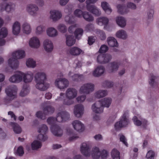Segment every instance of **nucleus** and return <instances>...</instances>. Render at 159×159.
Instances as JSON below:
<instances>
[{
	"instance_id": "7ed1b4c3",
	"label": "nucleus",
	"mask_w": 159,
	"mask_h": 159,
	"mask_svg": "<svg viewBox=\"0 0 159 159\" xmlns=\"http://www.w3.org/2000/svg\"><path fill=\"white\" fill-rule=\"evenodd\" d=\"M128 113L129 111L127 110L124 111L120 121L115 124V128L116 130H120L121 128L126 126L129 123Z\"/></svg>"
},
{
	"instance_id": "13d9d810",
	"label": "nucleus",
	"mask_w": 159,
	"mask_h": 159,
	"mask_svg": "<svg viewBox=\"0 0 159 159\" xmlns=\"http://www.w3.org/2000/svg\"><path fill=\"white\" fill-rule=\"evenodd\" d=\"M8 34L7 29L5 28H2L0 30V38H3L6 37Z\"/></svg>"
},
{
	"instance_id": "864d4df0",
	"label": "nucleus",
	"mask_w": 159,
	"mask_h": 159,
	"mask_svg": "<svg viewBox=\"0 0 159 159\" xmlns=\"http://www.w3.org/2000/svg\"><path fill=\"white\" fill-rule=\"evenodd\" d=\"M83 30L81 28H78L75 30L74 32L75 35L77 39H80L83 34Z\"/></svg>"
},
{
	"instance_id": "5701e85b",
	"label": "nucleus",
	"mask_w": 159,
	"mask_h": 159,
	"mask_svg": "<svg viewBox=\"0 0 159 159\" xmlns=\"http://www.w3.org/2000/svg\"><path fill=\"white\" fill-rule=\"evenodd\" d=\"M134 124L138 126L142 125L144 127L148 124V122L145 119H141L140 120L136 116H134L132 118Z\"/></svg>"
},
{
	"instance_id": "c85d7f7f",
	"label": "nucleus",
	"mask_w": 159,
	"mask_h": 159,
	"mask_svg": "<svg viewBox=\"0 0 159 159\" xmlns=\"http://www.w3.org/2000/svg\"><path fill=\"white\" fill-rule=\"evenodd\" d=\"M117 12L121 15H124L128 13L129 11L124 4H118L116 6Z\"/></svg>"
},
{
	"instance_id": "09e8293b",
	"label": "nucleus",
	"mask_w": 159,
	"mask_h": 159,
	"mask_svg": "<svg viewBox=\"0 0 159 159\" xmlns=\"http://www.w3.org/2000/svg\"><path fill=\"white\" fill-rule=\"evenodd\" d=\"M54 108L51 106H48L43 108L45 114L47 115L53 113L54 111Z\"/></svg>"
},
{
	"instance_id": "a18cd8bd",
	"label": "nucleus",
	"mask_w": 159,
	"mask_h": 159,
	"mask_svg": "<svg viewBox=\"0 0 159 159\" xmlns=\"http://www.w3.org/2000/svg\"><path fill=\"white\" fill-rule=\"evenodd\" d=\"M31 146L32 150H37L41 148L42 143L40 142L35 140L31 143Z\"/></svg>"
},
{
	"instance_id": "e2e57ef3",
	"label": "nucleus",
	"mask_w": 159,
	"mask_h": 159,
	"mask_svg": "<svg viewBox=\"0 0 159 159\" xmlns=\"http://www.w3.org/2000/svg\"><path fill=\"white\" fill-rule=\"evenodd\" d=\"M65 20L66 22L69 24H72L74 22L73 17L70 14L66 16Z\"/></svg>"
},
{
	"instance_id": "49530a36",
	"label": "nucleus",
	"mask_w": 159,
	"mask_h": 159,
	"mask_svg": "<svg viewBox=\"0 0 159 159\" xmlns=\"http://www.w3.org/2000/svg\"><path fill=\"white\" fill-rule=\"evenodd\" d=\"M102 103V106L107 107H109L112 102L111 99L109 98H106L100 100Z\"/></svg>"
},
{
	"instance_id": "1a4fd4ad",
	"label": "nucleus",
	"mask_w": 159,
	"mask_h": 159,
	"mask_svg": "<svg viewBox=\"0 0 159 159\" xmlns=\"http://www.w3.org/2000/svg\"><path fill=\"white\" fill-rule=\"evenodd\" d=\"M61 11L57 9L51 10L49 12V18L52 21L56 22L60 20L62 17Z\"/></svg>"
},
{
	"instance_id": "603ef678",
	"label": "nucleus",
	"mask_w": 159,
	"mask_h": 159,
	"mask_svg": "<svg viewBox=\"0 0 159 159\" xmlns=\"http://www.w3.org/2000/svg\"><path fill=\"white\" fill-rule=\"evenodd\" d=\"M57 28L60 32L63 33H65L67 30V28L65 25L62 23L58 24Z\"/></svg>"
},
{
	"instance_id": "b1692460",
	"label": "nucleus",
	"mask_w": 159,
	"mask_h": 159,
	"mask_svg": "<svg viewBox=\"0 0 159 159\" xmlns=\"http://www.w3.org/2000/svg\"><path fill=\"white\" fill-rule=\"evenodd\" d=\"M51 131L52 134L56 136L60 137L63 134V130L58 125L52 126L51 127Z\"/></svg>"
},
{
	"instance_id": "f704fd0d",
	"label": "nucleus",
	"mask_w": 159,
	"mask_h": 159,
	"mask_svg": "<svg viewBox=\"0 0 159 159\" xmlns=\"http://www.w3.org/2000/svg\"><path fill=\"white\" fill-rule=\"evenodd\" d=\"M108 94L107 90L100 89L96 91L94 94V96L96 98H104Z\"/></svg>"
},
{
	"instance_id": "3c124183",
	"label": "nucleus",
	"mask_w": 159,
	"mask_h": 159,
	"mask_svg": "<svg viewBox=\"0 0 159 159\" xmlns=\"http://www.w3.org/2000/svg\"><path fill=\"white\" fill-rule=\"evenodd\" d=\"M111 156L113 159H120V153L116 149H114L111 152Z\"/></svg>"
},
{
	"instance_id": "2f4dec72",
	"label": "nucleus",
	"mask_w": 159,
	"mask_h": 159,
	"mask_svg": "<svg viewBox=\"0 0 159 159\" xmlns=\"http://www.w3.org/2000/svg\"><path fill=\"white\" fill-rule=\"evenodd\" d=\"M21 27L22 31L24 33L29 34L31 33L32 28L30 23L25 22L22 25Z\"/></svg>"
},
{
	"instance_id": "79ce46f5",
	"label": "nucleus",
	"mask_w": 159,
	"mask_h": 159,
	"mask_svg": "<svg viewBox=\"0 0 159 159\" xmlns=\"http://www.w3.org/2000/svg\"><path fill=\"white\" fill-rule=\"evenodd\" d=\"M157 77L153 73H151L149 79V83L150 85L152 87H154L157 85V84L155 81Z\"/></svg>"
},
{
	"instance_id": "4468645a",
	"label": "nucleus",
	"mask_w": 159,
	"mask_h": 159,
	"mask_svg": "<svg viewBox=\"0 0 159 159\" xmlns=\"http://www.w3.org/2000/svg\"><path fill=\"white\" fill-rule=\"evenodd\" d=\"M12 83H18L23 80L22 72L19 71L11 76L9 80Z\"/></svg>"
},
{
	"instance_id": "a211bd4d",
	"label": "nucleus",
	"mask_w": 159,
	"mask_h": 159,
	"mask_svg": "<svg viewBox=\"0 0 159 159\" xmlns=\"http://www.w3.org/2000/svg\"><path fill=\"white\" fill-rule=\"evenodd\" d=\"M22 79L26 83L31 82L33 79L34 73L31 71H28L25 73L22 72Z\"/></svg>"
},
{
	"instance_id": "e433bc0d",
	"label": "nucleus",
	"mask_w": 159,
	"mask_h": 159,
	"mask_svg": "<svg viewBox=\"0 0 159 159\" xmlns=\"http://www.w3.org/2000/svg\"><path fill=\"white\" fill-rule=\"evenodd\" d=\"M101 6L105 13L107 14H110L112 11V9L107 2L105 1L102 2H101Z\"/></svg>"
},
{
	"instance_id": "4c0bfd02",
	"label": "nucleus",
	"mask_w": 159,
	"mask_h": 159,
	"mask_svg": "<svg viewBox=\"0 0 159 159\" xmlns=\"http://www.w3.org/2000/svg\"><path fill=\"white\" fill-rule=\"evenodd\" d=\"M75 40L73 35H69L66 36V43L67 46H71L75 44Z\"/></svg>"
},
{
	"instance_id": "9b49d317",
	"label": "nucleus",
	"mask_w": 159,
	"mask_h": 159,
	"mask_svg": "<svg viewBox=\"0 0 159 159\" xmlns=\"http://www.w3.org/2000/svg\"><path fill=\"white\" fill-rule=\"evenodd\" d=\"M84 107L81 104H77L75 105L73 109V113L75 116L77 118H80L84 113Z\"/></svg>"
},
{
	"instance_id": "c03bdc74",
	"label": "nucleus",
	"mask_w": 159,
	"mask_h": 159,
	"mask_svg": "<svg viewBox=\"0 0 159 159\" xmlns=\"http://www.w3.org/2000/svg\"><path fill=\"white\" fill-rule=\"evenodd\" d=\"M10 124L13 127V130L15 133L19 134L21 132V128L17 124L11 122Z\"/></svg>"
},
{
	"instance_id": "c756f323",
	"label": "nucleus",
	"mask_w": 159,
	"mask_h": 159,
	"mask_svg": "<svg viewBox=\"0 0 159 159\" xmlns=\"http://www.w3.org/2000/svg\"><path fill=\"white\" fill-rule=\"evenodd\" d=\"M91 154L93 159H99L101 156V152L98 148L95 147L92 149Z\"/></svg>"
},
{
	"instance_id": "a878e982",
	"label": "nucleus",
	"mask_w": 159,
	"mask_h": 159,
	"mask_svg": "<svg viewBox=\"0 0 159 159\" xmlns=\"http://www.w3.org/2000/svg\"><path fill=\"white\" fill-rule=\"evenodd\" d=\"M36 82L35 87L36 88L41 91H44L46 90L50 86L49 84L46 83L45 81L37 82Z\"/></svg>"
},
{
	"instance_id": "f03ea898",
	"label": "nucleus",
	"mask_w": 159,
	"mask_h": 159,
	"mask_svg": "<svg viewBox=\"0 0 159 159\" xmlns=\"http://www.w3.org/2000/svg\"><path fill=\"white\" fill-rule=\"evenodd\" d=\"M70 115L67 111H62L58 112L56 118L53 117H50L47 119V122L50 125L54 124L56 121L59 122H65L70 118Z\"/></svg>"
},
{
	"instance_id": "c9c22d12",
	"label": "nucleus",
	"mask_w": 159,
	"mask_h": 159,
	"mask_svg": "<svg viewBox=\"0 0 159 159\" xmlns=\"http://www.w3.org/2000/svg\"><path fill=\"white\" fill-rule=\"evenodd\" d=\"M116 36L120 39L125 40L128 38V34L125 30H120L118 31L116 34Z\"/></svg>"
},
{
	"instance_id": "473e14b6",
	"label": "nucleus",
	"mask_w": 159,
	"mask_h": 159,
	"mask_svg": "<svg viewBox=\"0 0 159 159\" xmlns=\"http://www.w3.org/2000/svg\"><path fill=\"white\" fill-rule=\"evenodd\" d=\"M46 33L48 36L50 37H55L58 35L57 30L53 27H49L46 30Z\"/></svg>"
},
{
	"instance_id": "aec40b11",
	"label": "nucleus",
	"mask_w": 159,
	"mask_h": 159,
	"mask_svg": "<svg viewBox=\"0 0 159 159\" xmlns=\"http://www.w3.org/2000/svg\"><path fill=\"white\" fill-rule=\"evenodd\" d=\"M8 65L13 69H16L19 66V62L15 57H11V55L10 56V58L7 61Z\"/></svg>"
},
{
	"instance_id": "6e6d98bb",
	"label": "nucleus",
	"mask_w": 159,
	"mask_h": 159,
	"mask_svg": "<svg viewBox=\"0 0 159 159\" xmlns=\"http://www.w3.org/2000/svg\"><path fill=\"white\" fill-rule=\"evenodd\" d=\"M48 130V128L46 125H40L38 129V132L39 133L46 134Z\"/></svg>"
},
{
	"instance_id": "72a5a7b5",
	"label": "nucleus",
	"mask_w": 159,
	"mask_h": 159,
	"mask_svg": "<svg viewBox=\"0 0 159 159\" xmlns=\"http://www.w3.org/2000/svg\"><path fill=\"white\" fill-rule=\"evenodd\" d=\"M13 57L16 59L22 58L25 57V52L23 50H18L13 52L11 54Z\"/></svg>"
},
{
	"instance_id": "412c9836",
	"label": "nucleus",
	"mask_w": 159,
	"mask_h": 159,
	"mask_svg": "<svg viewBox=\"0 0 159 159\" xmlns=\"http://www.w3.org/2000/svg\"><path fill=\"white\" fill-rule=\"evenodd\" d=\"M46 74L43 71L37 72L34 75V79L36 82L45 81L47 80Z\"/></svg>"
},
{
	"instance_id": "8fccbe9b",
	"label": "nucleus",
	"mask_w": 159,
	"mask_h": 159,
	"mask_svg": "<svg viewBox=\"0 0 159 159\" xmlns=\"http://www.w3.org/2000/svg\"><path fill=\"white\" fill-rule=\"evenodd\" d=\"M30 92L29 89L27 85H25L23 86L22 89L21 91L20 95L22 97H24L28 94Z\"/></svg>"
},
{
	"instance_id": "9d476101",
	"label": "nucleus",
	"mask_w": 159,
	"mask_h": 159,
	"mask_svg": "<svg viewBox=\"0 0 159 159\" xmlns=\"http://www.w3.org/2000/svg\"><path fill=\"white\" fill-rule=\"evenodd\" d=\"M91 147V145L90 142L83 143L80 146V152L84 156L89 157L90 155Z\"/></svg>"
},
{
	"instance_id": "774afa93",
	"label": "nucleus",
	"mask_w": 159,
	"mask_h": 159,
	"mask_svg": "<svg viewBox=\"0 0 159 159\" xmlns=\"http://www.w3.org/2000/svg\"><path fill=\"white\" fill-rule=\"evenodd\" d=\"M86 98V96L84 95H80L77 97L76 98L77 101L79 103L83 102Z\"/></svg>"
},
{
	"instance_id": "7c9ffc66",
	"label": "nucleus",
	"mask_w": 159,
	"mask_h": 159,
	"mask_svg": "<svg viewBox=\"0 0 159 159\" xmlns=\"http://www.w3.org/2000/svg\"><path fill=\"white\" fill-rule=\"evenodd\" d=\"M116 21L117 25L121 28H124L126 25V20L123 16H117L116 18Z\"/></svg>"
},
{
	"instance_id": "58836bf2",
	"label": "nucleus",
	"mask_w": 159,
	"mask_h": 159,
	"mask_svg": "<svg viewBox=\"0 0 159 159\" xmlns=\"http://www.w3.org/2000/svg\"><path fill=\"white\" fill-rule=\"evenodd\" d=\"M107 43L111 47H117L118 43L116 40L113 37H110L107 38Z\"/></svg>"
},
{
	"instance_id": "0eeeda50",
	"label": "nucleus",
	"mask_w": 159,
	"mask_h": 159,
	"mask_svg": "<svg viewBox=\"0 0 159 159\" xmlns=\"http://www.w3.org/2000/svg\"><path fill=\"white\" fill-rule=\"evenodd\" d=\"M26 11L30 16H36L39 11V7L35 4L30 3L28 4L26 7Z\"/></svg>"
},
{
	"instance_id": "cd10ccee",
	"label": "nucleus",
	"mask_w": 159,
	"mask_h": 159,
	"mask_svg": "<svg viewBox=\"0 0 159 159\" xmlns=\"http://www.w3.org/2000/svg\"><path fill=\"white\" fill-rule=\"evenodd\" d=\"M29 43L30 47L36 48H38L40 46L39 39L35 37H33L30 39Z\"/></svg>"
},
{
	"instance_id": "2eb2a0df",
	"label": "nucleus",
	"mask_w": 159,
	"mask_h": 159,
	"mask_svg": "<svg viewBox=\"0 0 159 159\" xmlns=\"http://www.w3.org/2000/svg\"><path fill=\"white\" fill-rule=\"evenodd\" d=\"M91 108L94 112L98 114L102 113L103 111V107L101 101L97 102L93 104Z\"/></svg>"
},
{
	"instance_id": "20e7f679",
	"label": "nucleus",
	"mask_w": 159,
	"mask_h": 159,
	"mask_svg": "<svg viewBox=\"0 0 159 159\" xmlns=\"http://www.w3.org/2000/svg\"><path fill=\"white\" fill-rule=\"evenodd\" d=\"M94 89V85L92 83H88L82 85L79 89L80 94H88L93 92Z\"/></svg>"
},
{
	"instance_id": "393cba45",
	"label": "nucleus",
	"mask_w": 159,
	"mask_h": 159,
	"mask_svg": "<svg viewBox=\"0 0 159 159\" xmlns=\"http://www.w3.org/2000/svg\"><path fill=\"white\" fill-rule=\"evenodd\" d=\"M105 68L102 66H97L93 72V75L95 77H99L104 74Z\"/></svg>"
},
{
	"instance_id": "f257e3e1",
	"label": "nucleus",
	"mask_w": 159,
	"mask_h": 159,
	"mask_svg": "<svg viewBox=\"0 0 159 159\" xmlns=\"http://www.w3.org/2000/svg\"><path fill=\"white\" fill-rule=\"evenodd\" d=\"M78 94V91L73 88H69L66 90L65 95L66 98L63 100V104L66 105L70 106L74 103V99L76 98Z\"/></svg>"
},
{
	"instance_id": "39448f33",
	"label": "nucleus",
	"mask_w": 159,
	"mask_h": 159,
	"mask_svg": "<svg viewBox=\"0 0 159 159\" xmlns=\"http://www.w3.org/2000/svg\"><path fill=\"white\" fill-rule=\"evenodd\" d=\"M69 81L65 78H58L54 81V85L56 87L60 89H63L68 86Z\"/></svg>"
},
{
	"instance_id": "ddd939ff",
	"label": "nucleus",
	"mask_w": 159,
	"mask_h": 159,
	"mask_svg": "<svg viewBox=\"0 0 159 159\" xmlns=\"http://www.w3.org/2000/svg\"><path fill=\"white\" fill-rule=\"evenodd\" d=\"M16 8L15 5L13 3H8L0 5V11H5L8 13L14 11Z\"/></svg>"
},
{
	"instance_id": "f3484780",
	"label": "nucleus",
	"mask_w": 159,
	"mask_h": 159,
	"mask_svg": "<svg viewBox=\"0 0 159 159\" xmlns=\"http://www.w3.org/2000/svg\"><path fill=\"white\" fill-rule=\"evenodd\" d=\"M72 124L74 129L79 132H82L85 129L84 124L80 121L76 120L73 121Z\"/></svg>"
},
{
	"instance_id": "0e129e2a",
	"label": "nucleus",
	"mask_w": 159,
	"mask_h": 159,
	"mask_svg": "<svg viewBox=\"0 0 159 159\" xmlns=\"http://www.w3.org/2000/svg\"><path fill=\"white\" fill-rule=\"evenodd\" d=\"M71 78L72 80L73 81H79L81 80L83 78V76L82 75L75 74L72 76Z\"/></svg>"
},
{
	"instance_id": "5fc2aeb1",
	"label": "nucleus",
	"mask_w": 159,
	"mask_h": 159,
	"mask_svg": "<svg viewBox=\"0 0 159 159\" xmlns=\"http://www.w3.org/2000/svg\"><path fill=\"white\" fill-rule=\"evenodd\" d=\"M96 33L98 36L101 40H103L106 39V36L103 31L97 30Z\"/></svg>"
},
{
	"instance_id": "a19ab883",
	"label": "nucleus",
	"mask_w": 159,
	"mask_h": 159,
	"mask_svg": "<svg viewBox=\"0 0 159 159\" xmlns=\"http://www.w3.org/2000/svg\"><path fill=\"white\" fill-rule=\"evenodd\" d=\"M26 65L27 67L32 68H35L36 66V61L31 58L26 59Z\"/></svg>"
},
{
	"instance_id": "f8f14e48",
	"label": "nucleus",
	"mask_w": 159,
	"mask_h": 159,
	"mask_svg": "<svg viewBox=\"0 0 159 159\" xmlns=\"http://www.w3.org/2000/svg\"><path fill=\"white\" fill-rule=\"evenodd\" d=\"M111 55L109 54H99L97 57V62L100 64H104L108 63L111 59Z\"/></svg>"
},
{
	"instance_id": "4be33fe9",
	"label": "nucleus",
	"mask_w": 159,
	"mask_h": 159,
	"mask_svg": "<svg viewBox=\"0 0 159 159\" xmlns=\"http://www.w3.org/2000/svg\"><path fill=\"white\" fill-rule=\"evenodd\" d=\"M86 8L87 11L95 16H98L101 14L100 10L94 5L86 6Z\"/></svg>"
},
{
	"instance_id": "ea45409f",
	"label": "nucleus",
	"mask_w": 159,
	"mask_h": 159,
	"mask_svg": "<svg viewBox=\"0 0 159 159\" xmlns=\"http://www.w3.org/2000/svg\"><path fill=\"white\" fill-rule=\"evenodd\" d=\"M109 21V19L105 17H100L96 20L97 23L100 26L107 25Z\"/></svg>"
},
{
	"instance_id": "69168bd1",
	"label": "nucleus",
	"mask_w": 159,
	"mask_h": 159,
	"mask_svg": "<svg viewBox=\"0 0 159 159\" xmlns=\"http://www.w3.org/2000/svg\"><path fill=\"white\" fill-rule=\"evenodd\" d=\"M155 155V152L152 150H150L147 153L146 157L147 159H153Z\"/></svg>"
},
{
	"instance_id": "bb28decb",
	"label": "nucleus",
	"mask_w": 159,
	"mask_h": 159,
	"mask_svg": "<svg viewBox=\"0 0 159 159\" xmlns=\"http://www.w3.org/2000/svg\"><path fill=\"white\" fill-rule=\"evenodd\" d=\"M21 25L20 23L17 21H15L12 25V32L14 35H17L20 32Z\"/></svg>"
},
{
	"instance_id": "338daca9",
	"label": "nucleus",
	"mask_w": 159,
	"mask_h": 159,
	"mask_svg": "<svg viewBox=\"0 0 159 159\" xmlns=\"http://www.w3.org/2000/svg\"><path fill=\"white\" fill-rule=\"evenodd\" d=\"M37 139L42 141H44L48 139V137L46 134L40 133Z\"/></svg>"
},
{
	"instance_id": "423d86ee",
	"label": "nucleus",
	"mask_w": 159,
	"mask_h": 159,
	"mask_svg": "<svg viewBox=\"0 0 159 159\" xmlns=\"http://www.w3.org/2000/svg\"><path fill=\"white\" fill-rule=\"evenodd\" d=\"M127 61H116L111 62L109 65L108 71L110 73H114L117 71L120 65H124L126 64Z\"/></svg>"
},
{
	"instance_id": "de8ad7c7",
	"label": "nucleus",
	"mask_w": 159,
	"mask_h": 159,
	"mask_svg": "<svg viewBox=\"0 0 159 159\" xmlns=\"http://www.w3.org/2000/svg\"><path fill=\"white\" fill-rule=\"evenodd\" d=\"M45 27L43 25H40L38 26L35 30V34L37 35L42 34L45 31Z\"/></svg>"
},
{
	"instance_id": "6ab92c4d",
	"label": "nucleus",
	"mask_w": 159,
	"mask_h": 159,
	"mask_svg": "<svg viewBox=\"0 0 159 159\" xmlns=\"http://www.w3.org/2000/svg\"><path fill=\"white\" fill-rule=\"evenodd\" d=\"M84 51L80 48L77 47H74L70 48L68 51V53L72 56H77L81 54H84Z\"/></svg>"
},
{
	"instance_id": "4d7b16f0",
	"label": "nucleus",
	"mask_w": 159,
	"mask_h": 159,
	"mask_svg": "<svg viewBox=\"0 0 159 159\" xmlns=\"http://www.w3.org/2000/svg\"><path fill=\"white\" fill-rule=\"evenodd\" d=\"M84 11L80 9H77L75 10L73 12L74 16L78 18H81L82 17Z\"/></svg>"
},
{
	"instance_id": "680f3d73",
	"label": "nucleus",
	"mask_w": 159,
	"mask_h": 159,
	"mask_svg": "<svg viewBox=\"0 0 159 159\" xmlns=\"http://www.w3.org/2000/svg\"><path fill=\"white\" fill-rule=\"evenodd\" d=\"M126 6V7L127 9L129 8L132 10H135L137 8L136 5L134 2H127Z\"/></svg>"
},
{
	"instance_id": "052dcab7",
	"label": "nucleus",
	"mask_w": 159,
	"mask_h": 159,
	"mask_svg": "<svg viewBox=\"0 0 159 159\" xmlns=\"http://www.w3.org/2000/svg\"><path fill=\"white\" fill-rule=\"evenodd\" d=\"M36 115L37 117L40 118L42 120H45L46 118V116L47 115V114H45L44 112L43 111V112L41 111H38Z\"/></svg>"
},
{
	"instance_id": "dca6fc26",
	"label": "nucleus",
	"mask_w": 159,
	"mask_h": 159,
	"mask_svg": "<svg viewBox=\"0 0 159 159\" xmlns=\"http://www.w3.org/2000/svg\"><path fill=\"white\" fill-rule=\"evenodd\" d=\"M43 48L45 51L47 52H52L54 48V45L50 39H45L43 43Z\"/></svg>"
},
{
	"instance_id": "bf43d9fd",
	"label": "nucleus",
	"mask_w": 159,
	"mask_h": 159,
	"mask_svg": "<svg viewBox=\"0 0 159 159\" xmlns=\"http://www.w3.org/2000/svg\"><path fill=\"white\" fill-rule=\"evenodd\" d=\"M102 86L105 88H111L113 87L114 83L113 82L108 80H105L102 83Z\"/></svg>"
},
{
	"instance_id": "37998d69",
	"label": "nucleus",
	"mask_w": 159,
	"mask_h": 159,
	"mask_svg": "<svg viewBox=\"0 0 159 159\" xmlns=\"http://www.w3.org/2000/svg\"><path fill=\"white\" fill-rule=\"evenodd\" d=\"M82 17L85 20L88 22H91L94 20L92 15L87 11H84Z\"/></svg>"
},
{
	"instance_id": "6e6552de",
	"label": "nucleus",
	"mask_w": 159,
	"mask_h": 159,
	"mask_svg": "<svg viewBox=\"0 0 159 159\" xmlns=\"http://www.w3.org/2000/svg\"><path fill=\"white\" fill-rule=\"evenodd\" d=\"M18 91L17 86L14 85L7 86L5 89V92L7 95L13 100L16 98Z\"/></svg>"
}]
</instances>
